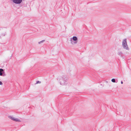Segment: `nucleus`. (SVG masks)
Listing matches in <instances>:
<instances>
[{"label": "nucleus", "mask_w": 131, "mask_h": 131, "mask_svg": "<svg viewBox=\"0 0 131 131\" xmlns=\"http://www.w3.org/2000/svg\"><path fill=\"white\" fill-rule=\"evenodd\" d=\"M45 41V40H42V41H41L38 42V43H39V44H40L43 43Z\"/></svg>", "instance_id": "9d476101"}, {"label": "nucleus", "mask_w": 131, "mask_h": 131, "mask_svg": "<svg viewBox=\"0 0 131 131\" xmlns=\"http://www.w3.org/2000/svg\"><path fill=\"white\" fill-rule=\"evenodd\" d=\"M118 55L120 56L121 57L122 56L123 53L122 52H118Z\"/></svg>", "instance_id": "6e6552de"}, {"label": "nucleus", "mask_w": 131, "mask_h": 131, "mask_svg": "<svg viewBox=\"0 0 131 131\" xmlns=\"http://www.w3.org/2000/svg\"><path fill=\"white\" fill-rule=\"evenodd\" d=\"M121 84H123V82L122 81H121Z\"/></svg>", "instance_id": "4468645a"}, {"label": "nucleus", "mask_w": 131, "mask_h": 131, "mask_svg": "<svg viewBox=\"0 0 131 131\" xmlns=\"http://www.w3.org/2000/svg\"><path fill=\"white\" fill-rule=\"evenodd\" d=\"M9 118L11 119L13 121H14V119L15 118L13 116H9Z\"/></svg>", "instance_id": "1a4fd4ad"}, {"label": "nucleus", "mask_w": 131, "mask_h": 131, "mask_svg": "<svg viewBox=\"0 0 131 131\" xmlns=\"http://www.w3.org/2000/svg\"><path fill=\"white\" fill-rule=\"evenodd\" d=\"M13 2L16 4H20L22 1V0H11Z\"/></svg>", "instance_id": "39448f33"}, {"label": "nucleus", "mask_w": 131, "mask_h": 131, "mask_svg": "<svg viewBox=\"0 0 131 131\" xmlns=\"http://www.w3.org/2000/svg\"><path fill=\"white\" fill-rule=\"evenodd\" d=\"M72 40L74 41V43L76 44L77 42L78 38L76 36H74L73 38L71 39L70 41H71V43H72Z\"/></svg>", "instance_id": "7ed1b4c3"}, {"label": "nucleus", "mask_w": 131, "mask_h": 131, "mask_svg": "<svg viewBox=\"0 0 131 131\" xmlns=\"http://www.w3.org/2000/svg\"><path fill=\"white\" fill-rule=\"evenodd\" d=\"M1 29H3V28H0V30H1Z\"/></svg>", "instance_id": "2eb2a0df"}, {"label": "nucleus", "mask_w": 131, "mask_h": 131, "mask_svg": "<svg viewBox=\"0 0 131 131\" xmlns=\"http://www.w3.org/2000/svg\"><path fill=\"white\" fill-rule=\"evenodd\" d=\"M66 78V76L64 75H63L62 77L60 76L58 77V80L59 81L61 85H63L67 84V79Z\"/></svg>", "instance_id": "f257e3e1"}, {"label": "nucleus", "mask_w": 131, "mask_h": 131, "mask_svg": "<svg viewBox=\"0 0 131 131\" xmlns=\"http://www.w3.org/2000/svg\"><path fill=\"white\" fill-rule=\"evenodd\" d=\"M3 84V83L1 81H0V85H2Z\"/></svg>", "instance_id": "ddd939ff"}, {"label": "nucleus", "mask_w": 131, "mask_h": 131, "mask_svg": "<svg viewBox=\"0 0 131 131\" xmlns=\"http://www.w3.org/2000/svg\"><path fill=\"white\" fill-rule=\"evenodd\" d=\"M0 75L3 77L6 75L5 72L3 69H0Z\"/></svg>", "instance_id": "20e7f679"}, {"label": "nucleus", "mask_w": 131, "mask_h": 131, "mask_svg": "<svg viewBox=\"0 0 131 131\" xmlns=\"http://www.w3.org/2000/svg\"><path fill=\"white\" fill-rule=\"evenodd\" d=\"M41 82L40 81H37V82H36V84H38V83H40Z\"/></svg>", "instance_id": "f8f14e48"}, {"label": "nucleus", "mask_w": 131, "mask_h": 131, "mask_svg": "<svg viewBox=\"0 0 131 131\" xmlns=\"http://www.w3.org/2000/svg\"><path fill=\"white\" fill-rule=\"evenodd\" d=\"M113 82L115 83V80L114 79H112L111 80Z\"/></svg>", "instance_id": "9b49d317"}, {"label": "nucleus", "mask_w": 131, "mask_h": 131, "mask_svg": "<svg viewBox=\"0 0 131 131\" xmlns=\"http://www.w3.org/2000/svg\"><path fill=\"white\" fill-rule=\"evenodd\" d=\"M14 121L15 122H20V120L17 118H15Z\"/></svg>", "instance_id": "0eeeda50"}, {"label": "nucleus", "mask_w": 131, "mask_h": 131, "mask_svg": "<svg viewBox=\"0 0 131 131\" xmlns=\"http://www.w3.org/2000/svg\"><path fill=\"white\" fill-rule=\"evenodd\" d=\"M122 45L124 48L126 50H129V48L127 45L126 38L123 39L122 41Z\"/></svg>", "instance_id": "f03ea898"}, {"label": "nucleus", "mask_w": 131, "mask_h": 131, "mask_svg": "<svg viewBox=\"0 0 131 131\" xmlns=\"http://www.w3.org/2000/svg\"><path fill=\"white\" fill-rule=\"evenodd\" d=\"M6 32L4 33L1 34V36H0V38H1V36H4L6 35Z\"/></svg>", "instance_id": "423d86ee"}]
</instances>
